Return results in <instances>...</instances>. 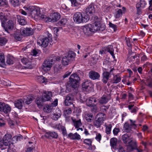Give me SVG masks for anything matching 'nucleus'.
<instances>
[{
  "instance_id": "f257e3e1",
  "label": "nucleus",
  "mask_w": 152,
  "mask_h": 152,
  "mask_svg": "<svg viewBox=\"0 0 152 152\" xmlns=\"http://www.w3.org/2000/svg\"><path fill=\"white\" fill-rule=\"evenodd\" d=\"M91 20L94 23L92 24L86 26L83 28V31L85 34L88 36H90L92 33H94L97 31H102L105 30V25L101 23V19L99 17L94 15L92 16Z\"/></svg>"
},
{
  "instance_id": "f03ea898",
  "label": "nucleus",
  "mask_w": 152,
  "mask_h": 152,
  "mask_svg": "<svg viewBox=\"0 0 152 152\" xmlns=\"http://www.w3.org/2000/svg\"><path fill=\"white\" fill-rule=\"evenodd\" d=\"M75 53L72 51L69 50L66 53L63 57L62 64L64 66H66L73 60L75 56Z\"/></svg>"
},
{
  "instance_id": "7ed1b4c3",
  "label": "nucleus",
  "mask_w": 152,
  "mask_h": 152,
  "mask_svg": "<svg viewBox=\"0 0 152 152\" xmlns=\"http://www.w3.org/2000/svg\"><path fill=\"white\" fill-rule=\"evenodd\" d=\"M23 8L25 10H27L28 12L33 18H37V17L40 15V10L37 7L30 6L29 7H24Z\"/></svg>"
},
{
  "instance_id": "20e7f679",
  "label": "nucleus",
  "mask_w": 152,
  "mask_h": 152,
  "mask_svg": "<svg viewBox=\"0 0 152 152\" xmlns=\"http://www.w3.org/2000/svg\"><path fill=\"white\" fill-rule=\"evenodd\" d=\"M82 87L83 90L90 92L93 89V84L90 80H85L82 84Z\"/></svg>"
},
{
  "instance_id": "39448f33",
  "label": "nucleus",
  "mask_w": 152,
  "mask_h": 152,
  "mask_svg": "<svg viewBox=\"0 0 152 152\" xmlns=\"http://www.w3.org/2000/svg\"><path fill=\"white\" fill-rule=\"evenodd\" d=\"M50 35L51 36V35L50 34H49L48 38L45 37L40 38L38 40L37 44L41 46L43 48L47 47L49 43L52 42V38L50 37Z\"/></svg>"
},
{
  "instance_id": "423d86ee",
  "label": "nucleus",
  "mask_w": 152,
  "mask_h": 152,
  "mask_svg": "<svg viewBox=\"0 0 152 152\" xmlns=\"http://www.w3.org/2000/svg\"><path fill=\"white\" fill-rule=\"evenodd\" d=\"M12 136L9 134H6L3 137L2 139L1 140L2 141L4 145L5 146H10L11 145V140Z\"/></svg>"
},
{
  "instance_id": "0eeeda50",
  "label": "nucleus",
  "mask_w": 152,
  "mask_h": 152,
  "mask_svg": "<svg viewBox=\"0 0 152 152\" xmlns=\"http://www.w3.org/2000/svg\"><path fill=\"white\" fill-rule=\"evenodd\" d=\"M60 14L58 12H54L50 15V17L47 18L48 22H55L58 21L60 18Z\"/></svg>"
},
{
  "instance_id": "6e6552de",
  "label": "nucleus",
  "mask_w": 152,
  "mask_h": 152,
  "mask_svg": "<svg viewBox=\"0 0 152 152\" xmlns=\"http://www.w3.org/2000/svg\"><path fill=\"white\" fill-rule=\"evenodd\" d=\"M5 31L9 33V31L12 30L14 27V24L13 21L11 20H9L2 26Z\"/></svg>"
},
{
  "instance_id": "1a4fd4ad",
  "label": "nucleus",
  "mask_w": 152,
  "mask_h": 152,
  "mask_svg": "<svg viewBox=\"0 0 152 152\" xmlns=\"http://www.w3.org/2000/svg\"><path fill=\"white\" fill-rule=\"evenodd\" d=\"M121 139L124 143L126 144H129L132 141L131 135L129 133L123 135L121 137Z\"/></svg>"
},
{
  "instance_id": "9d476101",
  "label": "nucleus",
  "mask_w": 152,
  "mask_h": 152,
  "mask_svg": "<svg viewBox=\"0 0 152 152\" xmlns=\"http://www.w3.org/2000/svg\"><path fill=\"white\" fill-rule=\"evenodd\" d=\"M20 33L24 37L30 36L33 34L34 31L31 28H24L21 29Z\"/></svg>"
},
{
  "instance_id": "9b49d317",
  "label": "nucleus",
  "mask_w": 152,
  "mask_h": 152,
  "mask_svg": "<svg viewBox=\"0 0 152 152\" xmlns=\"http://www.w3.org/2000/svg\"><path fill=\"white\" fill-rule=\"evenodd\" d=\"M105 119V118L103 117L98 118L97 119H95L93 121V126L97 128L100 127Z\"/></svg>"
},
{
  "instance_id": "f8f14e48",
  "label": "nucleus",
  "mask_w": 152,
  "mask_h": 152,
  "mask_svg": "<svg viewBox=\"0 0 152 152\" xmlns=\"http://www.w3.org/2000/svg\"><path fill=\"white\" fill-rule=\"evenodd\" d=\"M86 12L89 14L91 15L94 16L95 12V10L94 7V4L91 3L88 5L86 9Z\"/></svg>"
},
{
  "instance_id": "ddd939ff",
  "label": "nucleus",
  "mask_w": 152,
  "mask_h": 152,
  "mask_svg": "<svg viewBox=\"0 0 152 152\" xmlns=\"http://www.w3.org/2000/svg\"><path fill=\"white\" fill-rule=\"evenodd\" d=\"M52 66V64L47 59L44 61L42 64V68L44 71L47 72L50 70Z\"/></svg>"
},
{
  "instance_id": "4468645a",
  "label": "nucleus",
  "mask_w": 152,
  "mask_h": 152,
  "mask_svg": "<svg viewBox=\"0 0 152 152\" xmlns=\"http://www.w3.org/2000/svg\"><path fill=\"white\" fill-rule=\"evenodd\" d=\"M52 96V92L50 91H45L42 94V98L45 101H50L51 102Z\"/></svg>"
},
{
  "instance_id": "2eb2a0df",
  "label": "nucleus",
  "mask_w": 152,
  "mask_h": 152,
  "mask_svg": "<svg viewBox=\"0 0 152 152\" xmlns=\"http://www.w3.org/2000/svg\"><path fill=\"white\" fill-rule=\"evenodd\" d=\"M88 76L90 78L93 80H98L100 77V75L98 72L93 70L89 72Z\"/></svg>"
},
{
  "instance_id": "dca6fc26",
  "label": "nucleus",
  "mask_w": 152,
  "mask_h": 152,
  "mask_svg": "<svg viewBox=\"0 0 152 152\" xmlns=\"http://www.w3.org/2000/svg\"><path fill=\"white\" fill-rule=\"evenodd\" d=\"M114 68L111 69L110 72H104L102 74V81L104 84H106L108 82L109 78L110 73L113 71Z\"/></svg>"
},
{
  "instance_id": "f3484780",
  "label": "nucleus",
  "mask_w": 152,
  "mask_h": 152,
  "mask_svg": "<svg viewBox=\"0 0 152 152\" xmlns=\"http://www.w3.org/2000/svg\"><path fill=\"white\" fill-rule=\"evenodd\" d=\"M82 13L80 12H77L75 13L73 16L74 21L77 23H82Z\"/></svg>"
},
{
  "instance_id": "a211bd4d",
  "label": "nucleus",
  "mask_w": 152,
  "mask_h": 152,
  "mask_svg": "<svg viewBox=\"0 0 152 152\" xmlns=\"http://www.w3.org/2000/svg\"><path fill=\"white\" fill-rule=\"evenodd\" d=\"M44 136L46 138L51 139L52 138L57 139L58 137V135L56 132L49 131L46 132Z\"/></svg>"
},
{
  "instance_id": "6ab92c4d",
  "label": "nucleus",
  "mask_w": 152,
  "mask_h": 152,
  "mask_svg": "<svg viewBox=\"0 0 152 152\" xmlns=\"http://www.w3.org/2000/svg\"><path fill=\"white\" fill-rule=\"evenodd\" d=\"M122 10L121 9H118L117 11L115 12L114 16L115 18H119L122 16L123 13L124 14L126 11V8L125 7H123Z\"/></svg>"
},
{
  "instance_id": "aec40b11",
  "label": "nucleus",
  "mask_w": 152,
  "mask_h": 152,
  "mask_svg": "<svg viewBox=\"0 0 152 152\" xmlns=\"http://www.w3.org/2000/svg\"><path fill=\"white\" fill-rule=\"evenodd\" d=\"M110 145L112 148H116V147L117 146V144L122 143L121 140H117L116 138L115 137H113L111 138L110 141Z\"/></svg>"
},
{
  "instance_id": "412c9836",
  "label": "nucleus",
  "mask_w": 152,
  "mask_h": 152,
  "mask_svg": "<svg viewBox=\"0 0 152 152\" xmlns=\"http://www.w3.org/2000/svg\"><path fill=\"white\" fill-rule=\"evenodd\" d=\"M47 59L52 64V65L54 64L56 61H59L61 60L60 57L59 56H55L53 54L50 56Z\"/></svg>"
},
{
  "instance_id": "4be33fe9",
  "label": "nucleus",
  "mask_w": 152,
  "mask_h": 152,
  "mask_svg": "<svg viewBox=\"0 0 152 152\" xmlns=\"http://www.w3.org/2000/svg\"><path fill=\"white\" fill-rule=\"evenodd\" d=\"M3 106H2L1 110V112H3L5 114H7L10 112L11 110L10 107L8 104H5L3 103Z\"/></svg>"
},
{
  "instance_id": "5701e85b",
  "label": "nucleus",
  "mask_w": 152,
  "mask_h": 152,
  "mask_svg": "<svg viewBox=\"0 0 152 152\" xmlns=\"http://www.w3.org/2000/svg\"><path fill=\"white\" fill-rule=\"evenodd\" d=\"M79 84L78 82H77L76 81L71 80L69 78V80L67 86L69 87H71L72 88L75 89L77 87Z\"/></svg>"
},
{
  "instance_id": "b1692460",
  "label": "nucleus",
  "mask_w": 152,
  "mask_h": 152,
  "mask_svg": "<svg viewBox=\"0 0 152 152\" xmlns=\"http://www.w3.org/2000/svg\"><path fill=\"white\" fill-rule=\"evenodd\" d=\"M23 101L22 99H20L15 101L14 104L15 107L21 110L23 107Z\"/></svg>"
},
{
  "instance_id": "393cba45",
  "label": "nucleus",
  "mask_w": 152,
  "mask_h": 152,
  "mask_svg": "<svg viewBox=\"0 0 152 152\" xmlns=\"http://www.w3.org/2000/svg\"><path fill=\"white\" fill-rule=\"evenodd\" d=\"M23 35L21 34L20 32L16 31L14 33L13 37L16 42L20 41L22 40Z\"/></svg>"
},
{
  "instance_id": "a878e982",
  "label": "nucleus",
  "mask_w": 152,
  "mask_h": 152,
  "mask_svg": "<svg viewBox=\"0 0 152 152\" xmlns=\"http://www.w3.org/2000/svg\"><path fill=\"white\" fill-rule=\"evenodd\" d=\"M110 99L108 98L107 96L105 94H103L101 98L99 99V102L100 104H106Z\"/></svg>"
},
{
  "instance_id": "bb28decb",
  "label": "nucleus",
  "mask_w": 152,
  "mask_h": 152,
  "mask_svg": "<svg viewBox=\"0 0 152 152\" xmlns=\"http://www.w3.org/2000/svg\"><path fill=\"white\" fill-rule=\"evenodd\" d=\"M17 18L18 21L20 24L21 25H25L26 24L27 22L24 17L18 15H17Z\"/></svg>"
},
{
  "instance_id": "cd10ccee",
  "label": "nucleus",
  "mask_w": 152,
  "mask_h": 152,
  "mask_svg": "<svg viewBox=\"0 0 152 152\" xmlns=\"http://www.w3.org/2000/svg\"><path fill=\"white\" fill-rule=\"evenodd\" d=\"M21 61L23 64L26 66V67L30 68L31 67V63L28 58L23 57V58L22 59Z\"/></svg>"
},
{
  "instance_id": "c85d7f7f",
  "label": "nucleus",
  "mask_w": 152,
  "mask_h": 152,
  "mask_svg": "<svg viewBox=\"0 0 152 152\" xmlns=\"http://www.w3.org/2000/svg\"><path fill=\"white\" fill-rule=\"evenodd\" d=\"M86 104L87 106L90 107H94V109L96 110V108L94 107H96V105L93 102L92 98H89V99L86 100Z\"/></svg>"
},
{
  "instance_id": "c756f323",
  "label": "nucleus",
  "mask_w": 152,
  "mask_h": 152,
  "mask_svg": "<svg viewBox=\"0 0 152 152\" xmlns=\"http://www.w3.org/2000/svg\"><path fill=\"white\" fill-rule=\"evenodd\" d=\"M72 112V110L70 108H66L64 110V116L66 118H69V115L71 114Z\"/></svg>"
},
{
  "instance_id": "7c9ffc66",
  "label": "nucleus",
  "mask_w": 152,
  "mask_h": 152,
  "mask_svg": "<svg viewBox=\"0 0 152 152\" xmlns=\"http://www.w3.org/2000/svg\"><path fill=\"white\" fill-rule=\"evenodd\" d=\"M121 79L118 74L116 75L113 76L111 82L113 83H117L121 81Z\"/></svg>"
},
{
  "instance_id": "2f4dec72",
  "label": "nucleus",
  "mask_w": 152,
  "mask_h": 152,
  "mask_svg": "<svg viewBox=\"0 0 152 152\" xmlns=\"http://www.w3.org/2000/svg\"><path fill=\"white\" fill-rule=\"evenodd\" d=\"M6 65L5 61V58L3 53H0V66L4 67Z\"/></svg>"
},
{
  "instance_id": "473e14b6",
  "label": "nucleus",
  "mask_w": 152,
  "mask_h": 152,
  "mask_svg": "<svg viewBox=\"0 0 152 152\" xmlns=\"http://www.w3.org/2000/svg\"><path fill=\"white\" fill-rule=\"evenodd\" d=\"M61 112L60 110H58V112L56 113H54L51 115V118L53 120L55 121H57L61 116Z\"/></svg>"
},
{
  "instance_id": "72a5a7b5",
  "label": "nucleus",
  "mask_w": 152,
  "mask_h": 152,
  "mask_svg": "<svg viewBox=\"0 0 152 152\" xmlns=\"http://www.w3.org/2000/svg\"><path fill=\"white\" fill-rule=\"evenodd\" d=\"M45 102L43 100L42 97H38L37 98L36 100V103L39 107L43 106V102Z\"/></svg>"
},
{
  "instance_id": "f704fd0d",
  "label": "nucleus",
  "mask_w": 152,
  "mask_h": 152,
  "mask_svg": "<svg viewBox=\"0 0 152 152\" xmlns=\"http://www.w3.org/2000/svg\"><path fill=\"white\" fill-rule=\"evenodd\" d=\"M82 15V23L86 22L89 20L90 17L88 14L86 12H83Z\"/></svg>"
},
{
  "instance_id": "c9c22d12",
  "label": "nucleus",
  "mask_w": 152,
  "mask_h": 152,
  "mask_svg": "<svg viewBox=\"0 0 152 152\" xmlns=\"http://www.w3.org/2000/svg\"><path fill=\"white\" fill-rule=\"evenodd\" d=\"M53 109V106L51 104H46L43 108L44 111L48 113H50Z\"/></svg>"
},
{
  "instance_id": "e433bc0d",
  "label": "nucleus",
  "mask_w": 152,
  "mask_h": 152,
  "mask_svg": "<svg viewBox=\"0 0 152 152\" xmlns=\"http://www.w3.org/2000/svg\"><path fill=\"white\" fill-rule=\"evenodd\" d=\"M72 120L74 124V126H75V128H77L82 126V124L80 119L78 120H76L75 119H72Z\"/></svg>"
},
{
  "instance_id": "4c0bfd02",
  "label": "nucleus",
  "mask_w": 152,
  "mask_h": 152,
  "mask_svg": "<svg viewBox=\"0 0 152 152\" xmlns=\"http://www.w3.org/2000/svg\"><path fill=\"white\" fill-rule=\"evenodd\" d=\"M14 58L12 56H7L6 58V62L9 65L12 64L14 63Z\"/></svg>"
},
{
  "instance_id": "58836bf2",
  "label": "nucleus",
  "mask_w": 152,
  "mask_h": 152,
  "mask_svg": "<svg viewBox=\"0 0 152 152\" xmlns=\"http://www.w3.org/2000/svg\"><path fill=\"white\" fill-rule=\"evenodd\" d=\"M130 55H129V56L127 58L128 60L131 61H134L135 59L136 60H138L140 58V55L139 54H135L133 56H132L130 57Z\"/></svg>"
},
{
  "instance_id": "ea45409f",
  "label": "nucleus",
  "mask_w": 152,
  "mask_h": 152,
  "mask_svg": "<svg viewBox=\"0 0 152 152\" xmlns=\"http://www.w3.org/2000/svg\"><path fill=\"white\" fill-rule=\"evenodd\" d=\"M70 78L71 80H73L75 81H76L77 82L79 83V81L80 80V78L77 74L74 73L70 77Z\"/></svg>"
},
{
  "instance_id": "a19ab883",
  "label": "nucleus",
  "mask_w": 152,
  "mask_h": 152,
  "mask_svg": "<svg viewBox=\"0 0 152 152\" xmlns=\"http://www.w3.org/2000/svg\"><path fill=\"white\" fill-rule=\"evenodd\" d=\"M37 81L40 83H46L48 81L47 79L42 76H39L37 78Z\"/></svg>"
},
{
  "instance_id": "79ce46f5",
  "label": "nucleus",
  "mask_w": 152,
  "mask_h": 152,
  "mask_svg": "<svg viewBox=\"0 0 152 152\" xmlns=\"http://www.w3.org/2000/svg\"><path fill=\"white\" fill-rule=\"evenodd\" d=\"M86 118L87 122H91L94 119L93 115L91 113L87 114L86 115Z\"/></svg>"
},
{
  "instance_id": "37998d69",
  "label": "nucleus",
  "mask_w": 152,
  "mask_h": 152,
  "mask_svg": "<svg viewBox=\"0 0 152 152\" xmlns=\"http://www.w3.org/2000/svg\"><path fill=\"white\" fill-rule=\"evenodd\" d=\"M124 128L127 133H129L131 131V126L127 122L125 123L124 125Z\"/></svg>"
},
{
  "instance_id": "c03bdc74",
  "label": "nucleus",
  "mask_w": 152,
  "mask_h": 152,
  "mask_svg": "<svg viewBox=\"0 0 152 152\" xmlns=\"http://www.w3.org/2000/svg\"><path fill=\"white\" fill-rule=\"evenodd\" d=\"M0 19L1 22V26H2L6 23V22L7 20V17L5 15H0Z\"/></svg>"
},
{
  "instance_id": "a18cd8bd",
  "label": "nucleus",
  "mask_w": 152,
  "mask_h": 152,
  "mask_svg": "<svg viewBox=\"0 0 152 152\" xmlns=\"http://www.w3.org/2000/svg\"><path fill=\"white\" fill-rule=\"evenodd\" d=\"M33 97L31 95H28L25 100V103L29 104L31 103L33 100Z\"/></svg>"
},
{
  "instance_id": "49530a36",
  "label": "nucleus",
  "mask_w": 152,
  "mask_h": 152,
  "mask_svg": "<svg viewBox=\"0 0 152 152\" xmlns=\"http://www.w3.org/2000/svg\"><path fill=\"white\" fill-rule=\"evenodd\" d=\"M10 2L14 7L18 6L20 4L19 0H10Z\"/></svg>"
},
{
  "instance_id": "de8ad7c7",
  "label": "nucleus",
  "mask_w": 152,
  "mask_h": 152,
  "mask_svg": "<svg viewBox=\"0 0 152 152\" xmlns=\"http://www.w3.org/2000/svg\"><path fill=\"white\" fill-rule=\"evenodd\" d=\"M136 10H137V13L136 14L137 15H140L142 13V10L141 8H142L141 6H140V5L138 4V3H137L136 5Z\"/></svg>"
},
{
  "instance_id": "09e8293b",
  "label": "nucleus",
  "mask_w": 152,
  "mask_h": 152,
  "mask_svg": "<svg viewBox=\"0 0 152 152\" xmlns=\"http://www.w3.org/2000/svg\"><path fill=\"white\" fill-rule=\"evenodd\" d=\"M7 41V40L5 37H0V45L1 46L4 45Z\"/></svg>"
},
{
  "instance_id": "8fccbe9b",
  "label": "nucleus",
  "mask_w": 152,
  "mask_h": 152,
  "mask_svg": "<svg viewBox=\"0 0 152 152\" xmlns=\"http://www.w3.org/2000/svg\"><path fill=\"white\" fill-rule=\"evenodd\" d=\"M105 127L106 133L107 134H110L111 133V128L112 127V125L111 124H109L108 126L106 125Z\"/></svg>"
},
{
  "instance_id": "3c124183",
  "label": "nucleus",
  "mask_w": 152,
  "mask_h": 152,
  "mask_svg": "<svg viewBox=\"0 0 152 152\" xmlns=\"http://www.w3.org/2000/svg\"><path fill=\"white\" fill-rule=\"evenodd\" d=\"M67 22L66 19L62 18L57 23V26H62L66 24Z\"/></svg>"
},
{
  "instance_id": "603ef678",
  "label": "nucleus",
  "mask_w": 152,
  "mask_h": 152,
  "mask_svg": "<svg viewBox=\"0 0 152 152\" xmlns=\"http://www.w3.org/2000/svg\"><path fill=\"white\" fill-rule=\"evenodd\" d=\"M74 96L71 94H69L66 96L65 98L66 99V101L69 100L73 101L74 100Z\"/></svg>"
},
{
  "instance_id": "864d4df0",
  "label": "nucleus",
  "mask_w": 152,
  "mask_h": 152,
  "mask_svg": "<svg viewBox=\"0 0 152 152\" xmlns=\"http://www.w3.org/2000/svg\"><path fill=\"white\" fill-rule=\"evenodd\" d=\"M106 49L107 51L110 54H111V52H114V50L113 45H109L107 47H106Z\"/></svg>"
},
{
  "instance_id": "5fc2aeb1",
  "label": "nucleus",
  "mask_w": 152,
  "mask_h": 152,
  "mask_svg": "<svg viewBox=\"0 0 152 152\" xmlns=\"http://www.w3.org/2000/svg\"><path fill=\"white\" fill-rule=\"evenodd\" d=\"M73 137L71 138V140H80V136L78 134L77 132L73 134Z\"/></svg>"
},
{
  "instance_id": "6e6d98bb",
  "label": "nucleus",
  "mask_w": 152,
  "mask_h": 152,
  "mask_svg": "<svg viewBox=\"0 0 152 152\" xmlns=\"http://www.w3.org/2000/svg\"><path fill=\"white\" fill-rule=\"evenodd\" d=\"M140 6H141L142 8H144L147 4L145 0H140L139 3H138Z\"/></svg>"
},
{
  "instance_id": "4d7b16f0",
  "label": "nucleus",
  "mask_w": 152,
  "mask_h": 152,
  "mask_svg": "<svg viewBox=\"0 0 152 152\" xmlns=\"http://www.w3.org/2000/svg\"><path fill=\"white\" fill-rule=\"evenodd\" d=\"M146 85L150 88H152V79L151 78L148 79L146 81Z\"/></svg>"
},
{
  "instance_id": "13d9d810",
  "label": "nucleus",
  "mask_w": 152,
  "mask_h": 152,
  "mask_svg": "<svg viewBox=\"0 0 152 152\" xmlns=\"http://www.w3.org/2000/svg\"><path fill=\"white\" fill-rule=\"evenodd\" d=\"M110 106V105H103L101 109L102 110L103 112L106 113L107 110L109 108Z\"/></svg>"
},
{
  "instance_id": "bf43d9fd",
  "label": "nucleus",
  "mask_w": 152,
  "mask_h": 152,
  "mask_svg": "<svg viewBox=\"0 0 152 152\" xmlns=\"http://www.w3.org/2000/svg\"><path fill=\"white\" fill-rule=\"evenodd\" d=\"M8 2L6 0H0V7L7 5Z\"/></svg>"
},
{
  "instance_id": "052dcab7",
  "label": "nucleus",
  "mask_w": 152,
  "mask_h": 152,
  "mask_svg": "<svg viewBox=\"0 0 152 152\" xmlns=\"http://www.w3.org/2000/svg\"><path fill=\"white\" fill-rule=\"evenodd\" d=\"M73 103V101L69 100H67V101H66V99L65 98L64 100V104L65 105L69 106L71 104H72Z\"/></svg>"
},
{
  "instance_id": "680f3d73",
  "label": "nucleus",
  "mask_w": 152,
  "mask_h": 152,
  "mask_svg": "<svg viewBox=\"0 0 152 152\" xmlns=\"http://www.w3.org/2000/svg\"><path fill=\"white\" fill-rule=\"evenodd\" d=\"M109 25L110 27L113 29L114 31L115 32L117 30V26L116 25L110 22H109Z\"/></svg>"
},
{
  "instance_id": "e2e57ef3",
  "label": "nucleus",
  "mask_w": 152,
  "mask_h": 152,
  "mask_svg": "<svg viewBox=\"0 0 152 152\" xmlns=\"http://www.w3.org/2000/svg\"><path fill=\"white\" fill-rule=\"evenodd\" d=\"M62 134L64 136H66L67 135L66 130L65 127L62 126L61 129Z\"/></svg>"
},
{
  "instance_id": "0e129e2a",
  "label": "nucleus",
  "mask_w": 152,
  "mask_h": 152,
  "mask_svg": "<svg viewBox=\"0 0 152 152\" xmlns=\"http://www.w3.org/2000/svg\"><path fill=\"white\" fill-rule=\"evenodd\" d=\"M84 143L88 145H91L92 141L91 139H85L84 141Z\"/></svg>"
},
{
  "instance_id": "69168bd1",
  "label": "nucleus",
  "mask_w": 152,
  "mask_h": 152,
  "mask_svg": "<svg viewBox=\"0 0 152 152\" xmlns=\"http://www.w3.org/2000/svg\"><path fill=\"white\" fill-rule=\"evenodd\" d=\"M119 132V129L116 127L113 130V133L114 135H117Z\"/></svg>"
},
{
  "instance_id": "338daca9",
  "label": "nucleus",
  "mask_w": 152,
  "mask_h": 152,
  "mask_svg": "<svg viewBox=\"0 0 152 152\" xmlns=\"http://www.w3.org/2000/svg\"><path fill=\"white\" fill-rule=\"evenodd\" d=\"M114 149L118 150L119 152H123L124 151V148L120 144L118 146H117L116 148Z\"/></svg>"
},
{
  "instance_id": "774afa93",
  "label": "nucleus",
  "mask_w": 152,
  "mask_h": 152,
  "mask_svg": "<svg viewBox=\"0 0 152 152\" xmlns=\"http://www.w3.org/2000/svg\"><path fill=\"white\" fill-rule=\"evenodd\" d=\"M72 5L73 7H78L80 5V4L78 2L77 0H74Z\"/></svg>"
}]
</instances>
